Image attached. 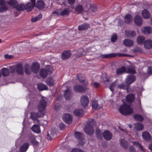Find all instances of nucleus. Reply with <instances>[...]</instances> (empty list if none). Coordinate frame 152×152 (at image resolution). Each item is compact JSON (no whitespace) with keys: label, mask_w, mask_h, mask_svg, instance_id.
I'll return each instance as SVG.
<instances>
[{"label":"nucleus","mask_w":152,"mask_h":152,"mask_svg":"<svg viewBox=\"0 0 152 152\" xmlns=\"http://www.w3.org/2000/svg\"><path fill=\"white\" fill-rule=\"evenodd\" d=\"M125 22L127 23H129L132 20V16L129 14L126 15L124 17Z\"/></svg>","instance_id":"nucleus-29"},{"label":"nucleus","mask_w":152,"mask_h":152,"mask_svg":"<svg viewBox=\"0 0 152 152\" xmlns=\"http://www.w3.org/2000/svg\"><path fill=\"white\" fill-rule=\"evenodd\" d=\"M29 144L28 143H26L23 145L20 148V152H26L27 150Z\"/></svg>","instance_id":"nucleus-26"},{"label":"nucleus","mask_w":152,"mask_h":152,"mask_svg":"<svg viewBox=\"0 0 152 152\" xmlns=\"http://www.w3.org/2000/svg\"><path fill=\"white\" fill-rule=\"evenodd\" d=\"M63 119L64 122L67 124H70L72 121V116L69 114H66L63 116Z\"/></svg>","instance_id":"nucleus-9"},{"label":"nucleus","mask_w":152,"mask_h":152,"mask_svg":"<svg viewBox=\"0 0 152 152\" xmlns=\"http://www.w3.org/2000/svg\"><path fill=\"white\" fill-rule=\"evenodd\" d=\"M134 22L135 24L138 26H140L142 23V20L140 15H137L134 18Z\"/></svg>","instance_id":"nucleus-15"},{"label":"nucleus","mask_w":152,"mask_h":152,"mask_svg":"<svg viewBox=\"0 0 152 152\" xmlns=\"http://www.w3.org/2000/svg\"><path fill=\"white\" fill-rule=\"evenodd\" d=\"M142 136L144 139L146 140H148L151 138V136L150 134L147 132H143Z\"/></svg>","instance_id":"nucleus-32"},{"label":"nucleus","mask_w":152,"mask_h":152,"mask_svg":"<svg viewBox=\"0 0 152 152\" xmlns=\"http://www.w3.org/2000/svg\"><path fill=\"white\" fill-rule=\"evenodd\" d=\"M1 71L3 75L4 76L6 77L9 75V71L8 68H3L2 69Z\"/></svg>","instance_id":"nucleus-33"},{"label":"nucleus","mask_w":152,"mask_h":152,"mask_svg":"<svg viewBox=\"0 0 152 152\" xmlns=\"http://www.w3.org/2000/svg\"><path fill=\"white\" fill-rule=\"evenodd\" d=\"M90 27V25L87 23H85L79 26L78 28L80 30H85Z\"/></svg>","instance_id":"nucleus-30"},{"label":"nucleus","mask_w":152,"mask_h":152,"mask_svg":"<svg viewBox=\"0 0 152 152\" xmlns=\"http://www.w3.org/2000/svg\"><path fill=\"white\" fill-rule=\"evenodd\" d=\"M13 56L12 55L6 54L4 55V57L6 59H11L13 58Z\"/></svg>","instance_id":"nucleus-54"},{"label":"nucleus","mask_w":152,"mask_h":152,"mask_svg":"<svg viewBox=\"0 0 152 152\" xmlns=\"http://www.w3.org/2000/svg\"><path fill=\"white\" fill-rule=\"evenodd\" d=\"M47 139L49 140H51L52 139V138H51V137H50V136L48 134V135H47Z\"/></svg>","instance_id":"nucleus-60"},{"label":"nucleus","mask_w":152,"mask_h":152,"mask_svg":"<svg viewBox=\"0 0 152 152\" xmlns=\"http://www.w3.org/2000/svg\"><path fill=\"white\" fill-rule=\"evenodd\" d=\"M84 132L88 134L91 135L94 132V130L92 126L88 125L86 126L84 129Z\"/></svg>","instance_id":"nucleus-8"},{"label":"nucleus","mask_w":152,"mask_h":152,"mask_svg":"<svg viewBox=\"0 0 152 152\" xmlns=\"http://www.w3.org/2000/svg\"><path fill=\"white\" fill-rule=\"evenodd\" d=\"M125 32L126 36L128 37H134L136 35L135 32L133 31H126Z\"/></svg>","instance_id":"nucleus-31"},{"label":"nucleus","mask_w":152,"mask_h":152,"mask_svg":"<svg viewBox=\"0 0 152 152\" xmlns=\"http://www.w3.org/2000/svg\"><path fill=\"white\" fill-rule=\"evenodd\" d=\"M141 31L145 34H149L152 32V29L149 27H145L141 29Z\"/></svg>","instance_id":"nucleus-20"},{"label":"nucleus","mask_w":152,"mask_h":152,"mask_svg":"<svg viewBox=\"0 0 152 152\" xmlns=\"http://www.w3.org/2000/svg\"><path fill=\"white\" fill-rule=\"evenodd\" d=\"M37 87L39 91H43L48 89L47 87L45 85L42 83L38 84Z\"/></svg>","instance_id":"nucleus-34"},{"label":"nucleus","mask_w":152,"mask_h":152,"mask_svg":"<svg viewBox=\"0 0 152 152\" xmlns=\"http://www.w3.org/2000/svg\"><path fill=\"white\" fill-rule=\"evenodd\" d=\"M59 127L61 130H64L65 128L64 125L63 123H61L59 124Z\"/></svg>","instance_id":"nucleus-53"},{"label":"nucleus","mask_w":152,"mask_h":152,"mask_svg":"<svg viewBox=\"0 0 152 152\" xmlns=\"http://www.w3.org/2000/svg\"><path fill=\"white\" fill-rule=\"evenodd\" d=\"M134 95L133 94H129L126 97L127 101L129 102H132L134 100Z\"/></svg>","instance_id":"nucleus-35"},{"label":"nucleus","mask_w":152,"mask_h":152,"mask_svg":"<svg viewBox=\"0 0 152 152\" xmlns=\"http://www.w3.org/2000/svg\"><path fill=\"white\" fill-rule=\"evenodd\" d=\"M115 54L113 53H111L110 54L101 55L100 57L102 58H107L111 57H113L115 56Z\"/></svg>","instance_id":"nucleus-40"},{"label":"nucleus","mask_w":152,"mask_h":152,"mask_svg":"<svg viewBox=\"0 0 152 152\" xmlns=\"http://www.w3.org/2000/svg\"><path fill=\"white\" fill-rule=\"evenodd\" d=\"M148 73L150 74H152V67H148Z\"/></svg>","instance_id":"nucleus-56"},{"label":"nucleus","mask_w":152,"mask_h":152,"mask_svg":"<svg viewBox=\"0 0 152 152\" xmlns=\"http://www.w3.org/2000/svg\"><path fill=\"white\" fill-rule=\"evenodd\" d=\"M142 17L145 19L149 18L150 17V14L149 12L146 9H144L142 12Z\"/></svg>","instance_id":"nucleus-21"},{"label":"nucleus","mask_w":152,"mask_h":152,"mask_svg":"<svg viewBox=\"0 0 152 152\" xmlns=\"http://www.w3.org/2000/svg\"><path fill=\"white\" fill-rule=\"evenodd\" d=\"M33 143L34 145H37L38 144L39 142L36 140H34L33 141Z\"/></svg>","instance_id":"nucleus-61"},{"label":"nucleus","mask_w":152,"mask_h":152,"mask_svg":"<svg viewBox=\"0 0 152 152\" xmlns=\"http://www.w3.org/2000/svg\"><path fill=\"white\" fill-rule=\"evenodd\" d=\"M149 148L152 151V145H150L149 146Z\"/></svg>","instance_id":"nucleus-62"},{"label":"nucleus","mask_w":152,"mask_h":152,"mask_svg":"<svg viewBox=\"0 0 152 152\" xmlns=\"http://www.w3.org/2000/svg\"><path fill=\"white\" fill-rule=\"evenodd\" d=\"M75 135L76 138L79 139L81 141H82V143L79 142V145H83V142L84 141V140L83 139V137H84L83 134L80 132H76L75 133Z\"/></svg>","instance_id":"nucleus-17"},{"label":"nucleus","mask_w":152,"mask_h":152,"mask_svg":"<svg viewBox=\"0 0 152 152\" xmlns=\"http://www.w3.org/2000/svg\"><path fill=\"white\" fill-rule=\"evenodd\" d=\"M74 113L76 115L79 116L82 115L83 113V111L81 109H76L74 111Z\"/></svg>","instance_id":"nucleus-41"},{"label":"nucleus","mask_w":152,"mask_h":152,"mask_svg":"<svg viewBox=\"0 0 152 152\" xmlns=\"http://www.w3.org/2000/svg\"><path fill=\"white\" fill-rule=\"evenodd\" d=\"M75 55L77 57H80L82 56L85 55L86 52L85 51H84L83 48L80 49L78 50L75 51Z\"/></svg>","instance_id":"nucleus-16"},{"label":"nucleus","mask_w":152,"mask_h":152,"mask_svg":"<svg viewBox=\"0 0 152 152\" xmlns=\"http://www.w3.org/2000/svg\"><path fill=\"white\" fill-rule=\"evenodd\" d=\"M61 9L57 10L54 11L53 13L56 15H61Z\"/></svg>","instance_id":"nucleus-50"},{"label":"nucleus","mask_w":152,"mask_h":152,"mask_svg":"<svg viewBox=\"0 0 152 152\" xmlns=\"http://www.w3.org/2000/svg\"><path fill=\"white\" fill-rule=\"evenodd\" d=\"M53 69H52L50 70L43 69L41 70L40 72V75L42 78H45L47 77L48 74V72L51 73Z\"/></svg>","instance_id":"nucleus-10"},{"label":"nucleus","mask_w":152,"mask_h":152,"mask_svg":"<svg viewBox=\"0 0 152 152\" xmlns=\"http://www.w3.org/2000/svg\"><path fill=\"white\" fill-rule=\"evenodd\" d=\"M6 2L3 0H0V12H3L7 10V8L5 5Z\"/></svg>","instance_id":"nucleus-12"},{"label":"nucleus","mask_w":152,"mask_h":152,"mask_svg":"<svg viewBox=\"0 0 152 152\" xmlns=\"http://www.w3.org/2000/svg\"><path fill=\"white\" fill-rule=\"evenodd\" d=\"M103 134L105 139L107 140H109L112 138V134L108 131H104Z\"/></svg>","instance_id":"nucleus-22"},{"label":"nucleus","mask_w":152,"mask_h":152,"mask_svg":"<svg viewBox=\"0 0 152 152\" xmlns=\"http://www.w3.org/2000/svg\"><path fill=\"white\" fill-rule=\"evenodd\" d=\"M128 87V85H125L123 83L119 84L118 86V88L120 89H127Z\"/></svg>","instance_id":"nucleus-49"},{"label":"nucleus","mask_w":152,"mask_h":152,"mask_svg":"<svg viewBox=\"0 0 152 152\" xmlns=\"http://www.w3.org/2000/svg\"><path fill=\"white\" fill-rule=\"evenodd\" d=\"M92 106L93 108L98 110L100 109L102 107L101 104H99L97 101H94L92 103Z\"/></svg>","instance_id":"nucleus-25"},{"label":"nucleus","mask_w":152,"mask_h":152,"mask_svg":"<svg viewBox=\"0 0 152 152\" xmlns=\"http://www.w3.org/2000/svg\"><path fill=\"white\" fill-rule=\"evenodd\" d=\"M92 85L95 88H97L99 85V83L97 82H94L92 84Z\"/></svg>","instance_id":"nucleus-57"},{"label":"nucleus","mask_w":152,"mask_h":152,"mask_svg":"<svg viewBox=\"0 0 152 152\" xmlns=\"http://www.w3.org/2000/svg\"><path fill=\"white\" fill-rule=\"evenodd\" d=\"M130 150L132 152H133V151H134V149L132 147L131 148H130Z\"/></svg>","instance_id":"nucleus-63"},{"label":"nucleus","mask_w":152,"mask_h":152,"mask_svg":"<svg viewBox=\"0 0 152 152\" xmlns=\"http://www.w3.org/2000/svg\"><path fill=\"white\" fill-rule=\"evenodd\" d=\"M116 83V81H115L114 83H111L110 86V89L111 91H113L115 87V84Z\"/></svg>","instance_id":"nucleus-51"},{"label":"nucleus","mask_w":152,"mask_h":152,"mask_svg":"<svg viewBox=\"0 0 152 152\" xmlns=\"http://www.w3.org/2000/svg\"><path fill=\"white\" fill-rule=\"evenodd\" d=\"M81 75H77V77L79 81L81 83H83L85 85H87L88 83L87 80H85L84 78H82L81 79H80V77H81Z\"/></svg>","instance_id":"nucleus-42"},{"label":"nucleus","mask_w":152,"mask_h":152,"mask_svg":"<svg viewBox=\"0 0 152 152\" xmlns=\"http://www.w3.org/2000/svg\"><path fill=\"white\" fill-rule=\"evenodd\" d=\"M71 55V53L69 50H66L64 51L61 55V58L63 60H65L69 58Z\"/></svg>","instance_id":"nucleus-13"},{"label":"nucleus","mask_w":152,"mask_h":152,"mask_svg":"<svg viewBox=\"0 0 152 152\" xmlns=\"http://www.w3.org/2000/svg\"><path fill=\"white\" fill-rule=\"evenodd\" d=\"M42 16L41 14H39L38 16L31 19V21L33 22H35L39 20L42 18Z\"/></svg>","instance_id":"nucleus-47"},{"label":"nucleus","mask_w":152,"mask_h":152,"mask_svg":"<svg viewBox=\"0 0 152 152\" xmlns=\"http://www.w3.org/2000/svg\"><path fill=\"white\" fill-rule=\"evenodd\" d=\"M121 145L124 148H126L127 143V142L124 140H122L121 141Z\"/></svg>","instance_id":"nucleus-46"},{"label":"nucleus","mask_w":152,"mask_h":152,"mask_svg":"<svg viewBox=\"0 0 152 152\" xmlns=\"http://www.w3.org/2000/svg\"><path fill=\"white\" fill-rule=\"evenodd\" d=\"M126 72L127 73H134L135 72V69L134 68L129 69L127 70L124 66H122L118 68L116 71V74L118 75L121 74Z\"/></svg>","instance_id":"nucleus-5"},{"label":"nucleus","mask_w":152,"mask_h":152,"mask_svg":"<svg viewBox=\"0 0 152 152\" xmlns=\"http://www.w3.org/2000/svg\"><path fill=\"white\" fill-rule=\"evenodd\" d=\"M56 83V80L54 78L50 77H48L46 80L47 84L50 86L53 85Z\"/></svg>","instance_id":"nucleus-14"},{"label":"nucleus","mask_w":152,"mask_h":152,"mask_svg":"<svg viewBox=\"0 0 152 152\" xmlns=\"http://www.w3.org/2000/svg\"><path fill=\"white\" fill-rule=\"evenodd\" d=\"M68 1L69 4L71 5L73 4L75 2V0H68Z\"/></svg>","instance_id":"nucleus-59"},{"label":"nucleus","mask_w":152,"mask_h":152,"mask_svg":"<svg viewBox=\"0 0 152 152\" xmlns=\"http://www.w3.org/2000/svg\"><path fill=\"white\" fill-rule=\"evenodd\" d=\"M145 39V37H144L142 36H139L137 39V42L139 44H142Z\"/></svg>","instance_id":"nucleus-39"},{"label":"nucleus","mask_w":152,"mask_h":152,"mask_svg":"<svg viewBox=\"0 0 152 152\" xmlns=\"http://www.w3.org/2000/svg\"><path fill=\"white\" fill-rule=\"evenodd\" d=\"M134 117V119L137 121H142L143 119V117L139 115H135Z\"/></svg>","instance_id":"nucleus-45"},{"label":"nucleus","mask_w":152,"mask_h":152,"mask_svg":"<svg viewBox=\"0 0 152 152\" xmlns=\"http://www.w3.org/2000/svg\"><path fill=\"white\" fill-rule=\"evenodd\" d=\"M143 126L142 124L137 123L135 124V128L137 130H141L143 129Z\"/></svg>","instance_id":"nucleus-44"},{"label":"nucleus","mask_w":152,"mask_h":152,"mask_svg":"<svg viewBox=\"0 0 152 152\" xmlns=\"http://www.w3.org/2000/svg\"><path fill=\"white\" fill-rule=\"evenodd\" d=\"M44 6V2L42 1H37V7L39 9L43 8Z\"/></svg>","instance_id":"nucleus-36"},{"label":"nucleus","mask_w":152,"mask_h":152,"mask_svg":"<svg viewBox=\"0 0 152 152\" xmlns=\"http://www.w3.org/2000/svg\"><path fill=\"white\" fill-rule=\"evenodd\" d=\"M145 48L147 49H150L152 48V40L151 39L146 40L144 43Z\"/></svg>","instance_id":"nucleus-18"},{"label":"nucleus","mask_w":152,"mask_h":152,"mask_svg":"<svg viewBox=\"0 0 152 152\" xmlns=\"http://www.w3.org/2000/svg\"><path fill=\"white\" fill-rule=\"evenodd\" d=\"M96 134L98 137H99V136H100L101 135L100 130L99 129H97L96 131Z\"/></svg>","instance_id":"nucleus-58"},{"label":"nucleus","mask_w":152,"mask_h":152,"mask_svg":"<svg viewBox=\"0 0 152 152\" xmlns=\"http://www.w3.org/2000/svg\"><path fill=\"white\" fill-rule=\"evenodd\" d=\"M31 2L28 3L26 5L23 4L17 5L15 8L17 10L22 11L26 9L27 11H30L35 6L36 0H31Z\"/></svg>","instance_id":"nucleus-2"},{"label":"nucleus","mask_w":152,"mask_h":152,"mask_svg":"<svg viewBox=\"0 0 152 152\" xmlns=\"http://www.w3.org/2000/svg\"><path fill=\"white\" fill-rule=\"evenodd\" d=\"M7 3L10 7L13 8H15L18 4V3L16 0H10L7 1Z\"/></svg>","instance_id":"nucleus-27"},{"label":"nucleus","mask_w":152,"mask_h":152,"mask_svg":"<svg viewBox=\"0 0 152 152\" xmlns=\"http://www.w3.org/2000/svg\"><path fill=\"white\" fill-rule=\"evenodd\" d=\"M135 80V77L133 75L128 76L126 80V83L127 85L128 86L133 82Z\"/></svg>","instance_id":"nucleus-11"},{"label":"nucleus","mask_w":152,"mask_h":152,"mask_svg":"<svg viewBox=\"0 0 152 152\" xmlns=\"http://www.w3.org/2000/svg\"><path fill=\"white\" fill-rule=\"evenodd\" d=\"M90 9L92 10L93 12H94L96 11V7L93 5L90 6Z\"/></svg>","instance_id":"nucleus-55"},{"label":"nucleus","mask_w":152,"mask_h":152,"mask_svg":"<svg viewBox=\"0 0 152 152\" xmlns=\"http://www.w3.org/2000/svg\"><path fill=\"white\" fill-rule=\"evenodd\" d=\"M123 44L125 46L130 47L133 45L134 43L132 40L126 39L124 40Z\"/></svg>","instance_id":"nucleus-23"},{"label":"nucleus","mask_w":152,"mask_h":152,"mask_svg":"<svg viewBox=\"0 0 152 152\" xmlns=\"http://www.w3.org/2000/svg\"><path fill=\"white\" fill-rule=\"evenodd\" d=\"M75 12L78 14H81L83 13L84 10L83 6L80 4L77 5L75 8Z\"/></svg>","instance_id":"nucleus-19"},{"label":"nucleus","mask_w":152,"mask_h":152,"mask_svg":"<svg viewBox=\"0 0 152 152\" xmlns=\"http://www.w3.org/2000/svg\"><path fill=\"white\" fill-rule=\"evenodd\" d=\"M46 106V98L45 97L42 98L38 105V113L37 114L34 112L31 113V117L34 120V123H39L38 118L39 117H42L44 116V113L43 111L45 110Z\"/></svg>","instance_id":"nucleus-1"},{"label":"nucleus","mask_w":152,"mask_h":152,"mask_svg":"<svg viewBox=\"0 0 152 152\" xmlns=\"http://www.w3.org/2000/svg\"><path fill=\"white\" fill-rule=\"evenodd\" d=\"M119 110L121 114L124 115L131 114L133 112L132 108L126 104H124L121 106L119 108Z\"/></svg>","instance_id":"nucleus-4"},{"label":"nucleus","mask_w":152,"mask_h":152,"mask_svg":"<svg viewBox=\"0 0 152 152\" xmlns=\"http://www.w3.org/2000/svg\"><path fill=\"white\" fill-rule=\"evenodd\" d=\"M129 126L130 128H132V125L131 124L129 125Z\"/></svg>","instance_id":"nucleus-64"},{"label":"nucleus","mask_w":152,"mask_h":152,"mask_svg":"<svg viewBox=\"0 0 152 152\" xmlns=\"http://www.w3.org/2000/svg\"><path fill=\"white\" fill-rule=\"evenodd\" d=\"M117 39V37L115 33L113 34L111 37V41L113 42H115Z\"/></svg>","instance_id":"nucleus-48"},{"label":"nucleus","mask_w":152,"mask_h":152,"mask_svg":"<svg viewBox=\"0 0 152 152\" xmlns=\"http://www.w3.org/2000/svg\"><path fill=\"white\" fill-rule=\"evenodd\" d=\"M32 130L34 132L39 134L41 132V130L39 125L34 124L31 128Z\"/></svg>","instance_id":"nucleus-28"},{"label":"nucleus","mask_w":152,"mask_h":152,"mask_svg":"<svg viewBox=\"0 0 152 152\" xmlns=\"http://www.w3.org/2000/svg\"><path fill=\"white\" fill-rule=\"evenodd\" d=\"M74 90L77 91L82 92L84 91L85 88L80 86H76L74 88Z\"/></svg>","instance_id":"nucleus-37"},{"label":"nucleus","mask_w":152,"mask_h":152,"mask_svg":"<svg viewBox=\"0 0 152 152\" xmlns=\"http://www.w3.org/2000/svg\"><path fill=\"white\" fill-rule=\"evenodd\" d=\"M132 143L134 145L138 148L139 149H140L142 151H144V148L141 146L138 142H133Z\"/></svg>","instance_id":"nucleus-38"},{"label":"nucleus","mask_w":152,"mask_h":152,"mask_svg":"<svg viewBox=\"0 0 152 152\" xmlns=\"http://www.w3.org/2000/svg\"><path fill=\"white\" fill-rule=\"evenodd\" d=\"M25 67L26 68L25 72L26 74H29L32 71L35 73H37L39 70V65L37 63L34 62L32 65L31 70H30L28 69L29 65L28 64L25 65Z\"/></svg>","instance_id":"nucleus-3"},{"label":"nucleus","mask_w":152,"mask_h":152,"mask_svg":"<svg viewBox=\"0 0 152 152\" xmlns=\"http://www.w3.org/2000/svg\"><path fill=\"white\" fill-rule=\"evenodd\" d=\"M72 152H84V151L80 149L74 148L72 150Z\"/></svg>","instance_id":"nucleus-52"},{"label":"nucleus","mask_w":152,"mask_h":152,"mask_svg":"<svg viewBox=\"0 0 152 152\" xmlns=\"http://www.w3.org/2000/svg\"><path fill=\"white\" fill-rule=\"evenodd\" d=\"M64 97L66 100H69L72 97V94L70 90L67 89L65 91L64 93Z\"/></svg>","instance_id":"nucleus-24"},{"label":"nucleus","mask_w":152,"mask_h":152,"mask_svg":"<svg viewBox=\"0 0 152 152\" xmlns=\"http://www.w3.org/2000/svg\"><path fill=\"white\" fill-rule=\"evenodd\" d=\"M10 69L12 73L14 72L15 70L18 74H22L23 72V66L20 64H17L16 66L10 67Z\"/></svg>","instance_id":"nucleus-6"},{"label":"nucleus","mask_w":152,"mask_h":152,"mask_svg":"<svg viewBox=\"0 0 152 152\" xmlns=\"http://www.w3.org/2000/svg\"><path fill=\"white\" fill-rule=\"evenodd\" d=\"M70 12L68 8H66L62 11H61V15L64 16L68 15Z\"/></svg>","instance_id":"nucleus-43"},{"label":"nucleus","mask_w":152,"mask_h":152,"mask_svg":"<svg viewBox=\"0 0 152 152\" xmlns=\"http://www.w3.org/2000/svg\"><path fill=\"white\" fill-rule=\"evenodd\" d=\"M80 102L81 105L83 107L87 106L89 103V100L88 97L86 96H83L81 98Z\"/></svg>","instance_id":"nucleus-7"}]
</instances>
